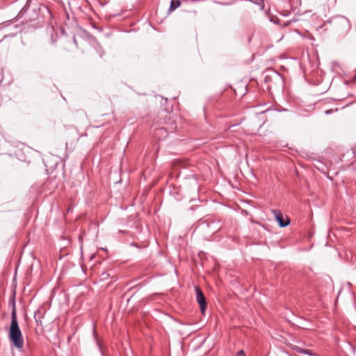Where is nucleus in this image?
<instances>
[{"mask_svg":"<svg viewBox=\"0 0 356 356\" xmlns=\"http://www.w3.org/2000/svg\"><path fill=\"white\" fill-rule=\"evenodd\" d=\"M273 213H275V218H276L277 221L278 222L280 227H284L289 224V222H290L289 219V218L284 219L282 213L278 212L277 211H273Z\"/></svg>","mask_w":356,"mask_h":356,"instance_id":"nucleus-3","label":"nucleus"},{"mask_svg":"<svg viewBox=\"0 0 356 356\" xmlns=\"http://www.w3.org/2000/svg\"><path fill=\"white\" fill-rule=\"evenodd\" d=\"M180 5H181V2L179 0H172L171 3H170V7L169 10L173 11L178 7H179Z\"/></svg>","mask_w":356,"mask_h":356,"instance_id":"nucleus-4","label":"nucleus"},{"mask_svg":"<svg viewBox=\"0 0 356 356\" xmlns=\"http://www.w3.org/2000/svg\"><path fill=\"white\" fill-rule=\"evenodd\" d=\"M296 350L299 353H305V354H310L309 350H305V349H302L300 348H297Z\"/></svg>","mask_w":356,"mask_h":356,"instance_id":"nucleus-5","label":"nucleus"},{"mask_svg":"<svg viewBox=\"0 0 356 356\" xmlns=\"http://www.w3.org/2000/svg\"><path fill=\"white\" fill-rule=\"evenodd\" d=\"M9 339L17 348L20 349L24 346V339L18 325L15 305H13L11 312V323L9 330Z\"/></svg>","mask_w":356,"mask_h":356,"instance_id":"nucleus-1","label":"nucleus"},{"mask_svg":"<svg viewBox=\"0 0 356 356\" xmlns=\"http://www.w3.org/2000/svg\"><path fill=\"white\" fill-rule=\"evenodd\" d=\"M195 292L197 302L200 306L201 312L204 313L207 307L205 297L200 287H195Z\"/></svg>","mask_w":356,"mask_h":356,"instance_id":"nucleus-2","label":"nucleus"},{"mask_svg":"<svg viewBox=\"0 0 356 356\" xmlns=\"http://www.w3.org/2000/svg\"><path fill=\"white\" fill-rule=\"evenodd\" d=\"M237 356H245V355L243 350H241L238 353Z\"/></svg>","mask_w":356,"mask_h":356,"instance_id":"nucleus-6","label":"nucleus"}]
</instances>
